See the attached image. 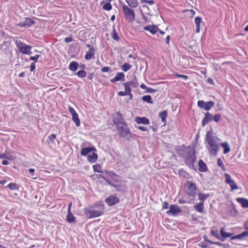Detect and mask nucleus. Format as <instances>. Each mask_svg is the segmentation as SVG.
I'll return each instance as SVG.
<instances>
[{
	"label": "nucleus",
	"instance_id": "f257e3e1",
	"mask_svg": "<svg viewBox=\"0 0 248 248\" xmlns=\"http://www.w3.org/2000/svg\"><path fill=\"white\" fill-rule=\"evenodd\" d=\"M220 139L217 136L213 135V131H209L206 132L205 142L206 143V147L208 152L213 155H217L219 150V142Z\"/></svg>",
	"mask_w": 248,
	"mask_h": 248
},
{
	"label": "nucleus",
	"instance_id": "f03ea898",
	"mask_svg": "<svg viewBox=\"0 0 248 248\" xmlns=\"http://www.w3.org/2000/svg\"><path fill=\"white\" fill-rule=\"evenodd\" d=\"M183 152V157L185 159L186 164L189 167L193 168L194 163L196 161V155L194 151L190 148L185 149Z\"/></svg>",
	"mask_w": 248,
	"mask_h": 248
},
{
	"label": "nucleus",
	"instance_id": "7ed1b4c3",
	"mask_svg": "<svg viewBox=\"0 0 248 248\" xmlns=\"http://www.w3.org/2000/svg\"><path fill=\"white\" fill-rule=\"evenodd\" d=\"M114 123L116 125L117 129L121 137H126L130 133L129 129L125 123L123 122H117L115 121H114Z\"/></svg>",
	"mask_w": 248,
	"mask_h": 248
},
{
	"label": "nucleus",
	"instance_id": "20e7f679",
	"mask_svg": "<svg viewBox=\"0 0 248 248\" xmlns=\"http://www.w3.org/2000/svg\"><path fill=\"white\" fill-rule=\"evenodd\" d=\"M15 42L16 47L22 53L27 55H30L31 53V46L23 43L19 40H16Z\"/></svg>",
	"mask_w": 248,
	"mask_h": 248
},
{
	"label": "nucleus",
	"instance_id": "39448f33",
	"mask_svg": "<svg viewBox=\"0 0 248 248\" xmlns=\"http://www.w3.org/2000/svg\"><path fill=\"white\" fill-rule=\"evenodd\" d=\"M123 12L124 14L125 18L128 21L132 22L134 20L135 18V14L134 11L126 5H123L122 6Z\"/></svg>",
	"mask_w": 248,
	"mask_h": 248
},
{
	"label": "nucleus",
	"instance_id": "423d86ee",
	"mask_svg": "<svg viewBox=\"0 0 248 248\" xmlns=\"http://www.w3.org/2000/svg\"><path fill=\"white\" fill-rule=\"evenodd\" d=\"M103 208L100 210H92L88 208H85L84 213L88 218H92L101 216L103 213Z\"/></svg>",
	"mask_w": 248,
	"mask_h": 248
},
{
	"label": "nucleus",
	"instance_id": "0eeeda50",
	"mask_svg": "<svg viewBox=\"0 0 248 248\" xmlns=\"http://www.w3.org/2000/svg\"><path fill=\"white\" fill-rule=\"evenodd\" d=\"M186 186L187 189L186 194L191 197H195L197 193V186L193 182L187 181L186 182Z\"/></svg>",
	"mask_w": 248,
	"mask_h": 248
},
{
	"label": "nucleus",
	"instance_id": "6e6552de",
	"mask_svg": "<svg viewBox=\"0 0 248 248\" xmlns=\"http://www.w3.org/2000/svg\"><path fill=\"white\" fill-rule=\"evenodd\" d=\"M198 106L205 110H209L214 106V103L213 101H208L205 102L203 100H199L197 103Z\"/></svg>",
	"mask_w": 248,
	"mask_h": 248
},
{
	"label": "nucleus",
	"instance_id": "1a4fd4ad",
	"mask_svg": "<svg viewBox=\"0 0 248 248\" xmlns=\"http://www.w3.org/2000/svg\"><path fill=\"white\" fill-rule=\"evenodd\" d=\"M224 176L226 179V182L230 185L231 187L232 191L238 189V186L237 184L232 179L231 176L229 174L226 173H225Z\"/></svg>",
	"mask_w": 248,
	"mask_h": 248
},
{
	"label": "nucleus",
	"instance_id": "9d476101",
	"mask_svg": "<svg viewBox=\"0 0 248 248\" xmlns=\"http://www.w3.org/2000/svg\"><path fill=\"white\" fill-rule=\"evenodd\" d=\"M86 46L89 48V50L87 52L85 59L87 60H90L93 58H95V50L93 46L90 44H87Z\"/></svg>",
	"mask_w": 248,
	"mask_h": 248
},
{
	"label": "nucleus",
	"instance_id": "9b49d317",
	"mask_svg": "<svg viewBox=\"0 0 248 248\" xmlns=\"http://www.w3.org/2000/svg\"><path fill=\"white\" fill-rule=\"evenodd\" d=\"M68 109L72 116V120L75 122L76 125L78 127L80 125V120L78 118V113L76 112L73 108L69 106Z\"/></svg>",
	"mask_w": 248,
	"mask_h": 248
},
{
	"label": "nucleus",
	"instance_id": "f8f14e48",
	"mask_svg": "<svg viewBox=\"0 0 248 248\" xmlns=\"http://www.w3.org/2000/svg\"><path fill=\"white\" fill-rule=\"evenodd\" d=\"M105 201L108 205L111 206L119 202V199L116 196H110L106 199Z\"/></svg>",
	"mask_w": 248,
	"mask_h": 248
},
{
	"label": "nucleus",
	"instance_id": "ddd939ff",
	"mask_svg": "<svg viewBox=\"0 0 248 248\" xmlns=\"http://www.w3.org/2000/svg\"><path fill=\"white\" fill-rule=\"evenodd\" d=\"M35 22L30 18H25V21L19 23L17 25L20 27L28 28L32 25L34 24Z\"/></svg>",
	"mask_w": 248,
	"mask_h": 248
},
{
	"label": "nucleus",
	"instance_id": "4468645a",
	"mask_svg": "<svg viewBox=\"0 0 248 248\" xmlns=\"http://www.w3.org/2000/svg\"><path fill=\"white\" fill-rule=\"evenodd\" d=\"M123 85L124 86L125 91L126 93H128L129 96H131V86H132L133 87H136L135 83L133 81H128L126 82H124L123 83Z\"/></svg>",
	"mask_w": 248,
	"mask_h": 248
},
{
	"label": "nucleus",
	"instance_id": "2eb2a0df",
	"mask_svg": "<svg viewBox=\"0 0 248 248\" xmlns=\"http://www.w3.org/2000/svg\"><path fill=\"white\" fill-rule=\"evenodd\" d=\"M181 210L177 205H171L170 207V210L167 211V214H171L172 215H175L180 213Z\"/></svg>",
	"mask_w": 248,
	"mask_h": 248
},
{
	"label": "nucleus",
	"instance_id": "dca6fc26",
	"mask_svg": "<svg viewBox=\"0 0 248 248\" xmlns=\"http://www.w3.org/2000/svg\"><path fill=\"white\" fill-rule=\"evenodd\" d=\"M124 74L122 72H119L116 74L115 77L110 80V81L112 83L116 82L118 81H124L125 79Z\"/></svg>",
	"mask_w": 248,
	"mask_h": 248
},
{
	"label": "nucleus",
	"instance_id": "f3484780",
	"mask_svg": "<svg viewBox=\"0 0 248 248\" xmlns=\"http://www.w3.org/2000/svg\"><path fill=\"white\" fill-rule=\"evenodd\" d=\"M213 119V115L209 112L205 113L204 117L202 120V126H204L208 122Z\"/></svg>",
	"mask_w": 248,
	"mask_h": 248
},
{
	"label": "nucleus",
	"instance_id": "a211bd4d",
	"mask_svg": "<svg viewBox=\"0 0 248 248\" xmlns=\"http://www.w3.org/2000/svg\"><path fill=\"white\" fill-rule=\"evenodd\" d=\"M145 31H150L152 34H155L159 30V28L156 25H148L143 28Z\"/></svg>",
	"mask_w": 248,
	"mask_h": 248
},
{
	"label": "nucleus",
	"instance_id": "6ab92c4d",
	"mask_svg": "<svg viewBox=\"0 0 248 248\" xmlns=\"http://www.w3.org/2000/svg\"><path fill=\"white\" fill-rule=\"evenodd\" d=\"M135 121L138 124H150L149 120L145 117H137L135 118Z\"/></svg>",
	"mask_w": 248,
	"mask_h": 248
},
{
	"label": "nucleus",
	"instance_id": "aec40b11",
	"mask_svg": "<svg viewBox=\"0 0 248 248\" xmlns=\"http://www.w3.org/2000/svg\"><path fill=\"white\" fill-rule=\"evenodd\" d=\"M195 211L199 213H203L204 203L203 202H199L194 205Z\"/></svg>",
	"mask_w": 248,
	"mask_h": 248
},
{
	"label": "nucleus",
	"instance_id": "412c9836",
	"mask_svg": "<svg viewBox=\"0 0 248 248\" xmlns=\"http://www.w3.org/2000/svg\"><path fill=\"white\" fill-rule=\"evenodd\" d=\"M236 201L241 204L243 208H248V199L244 198H238Z\"/></svg>",
	"mask_w": 248,
	"mask_h": 248
},
{
	"label": "nucleus",
	"instance_id": "4be33fe9",
	"mask_svg": "<svg viewBox=\"0 0 248 248\" xmlns=\"http://www.w3.org/2000/svg\"><path fill=\"white\" fill-rule=\"evenodd\" d=\"M95 151L94 147H87L81 149V155L83 156H86L91 151Z\"/></svg>",
	"mask_w": 248,
	"mask_h": 248
},
{
	"label": "nucleus",
	"instance_id": "5701e85b",
	"mask_svg": "<svg viewBox=\"0 0 248 248\" xmlns=\"http://www.w3.org/2000/svg\"><path fill=\"white\" fill-rule=\"evenodd\" d=\"M199 170L201 172H205L207 170V166L205 163L202 160H200L198 162Z\"/></svg>",
	"mask_w": 248,
	"mask_h": 248
},
{
	"label": "nucleus",
	"instance_id": "b1692460",
	"mask_svg": "<svg viewBox=\"0 0 248 248\" xmlns=\"http://www.w3.org/2000/svg\"><path fill=\"white\" fill-rule=\"evenodd\" d=\"M98 158V155L96 153H93L92 154L88 155V161L91 163H94L95 162Z\"/></svg>",
	"mask_w": 248,
	"mask_h": 248
},
{
	"label": "nucleus",
	"instance_id": "393cba45",
	"mask_svg": "<svg viewBox=\"0 0 248 248\" xmlns=\"http://www.w3.org/2000/svg\"><path fill=\"white\" fill-rule=\"evenodd\" d=\"M220 146L224 149L223 153L224 154H227L230 152L231 149L227 142L226 141L221 143Z\"/></svg>",
	"mask_w": 248,
	"mask_h": 248
},
{
	"label": "nucleus",
	"instance_id": "a878e982",
	"mask_svg": "<svg viewBox=\"0 0 248 248\" xmlns=\"http://www.w3.org/2000/svg\"><path fill=\"white\" fill-rule=\"evenodd\" d=\"M128 4L129 6L131 8H136L138 5L137 0H124Z\"/></svg>",
	"mask_w": 248,
	"mask_h": 248
},
{
	"label": "nucleus",
	"instance_id": "bb28decb",
	"mask_svg": "<svg viewBox=\"0 0 248 248\" xmlns=\"http://www.w3.org/2000/svg\"><path fill=\"white\" fill-rule=\"evenodd\" d=\"M248 233L246 232H243L241 234L234 235L231 238L232 240L235 239H243L245 237L248 236Z\"/></svg>",
	"mask_w": 248,
	"mask_h": 248
},
{
	"label": "nucleus",
	"instance_id": "cd10ccee",
	"mask_svg": "<svg viewBox=\"0 0 248 248\" xmlns=\"http://www.w3.org/2000/svg\"><path fill=\"white\" fill-rule=\"evenodd\" d=\"M78 65V63L77 62L75 61L72 62L69 65V69L71 71L75 72L77 70Z\"/></svg>",
	"mask_w": 248,
	"mask_h": 248
},
{
	"label": "nucleus",
	"instance_id": "c85d7f7f",
	"mask_svg": "<svg viewBox=\"0 0 248 248\" xmlns=\"http://www.w3.org/2000/svg\"><path fill=\"white\" fill-rule=\"evenodd\" d=\"M76 218L73 216L71 212H67L66 216V220L69 223H73L75 222Z\"/></svg>",
	"mask_w": 248,
	"mask_h": 248
},
{
	"label": "nucleus",
	"instance_id": "c756f323",
	"mask_svg": "<svg viewBox=\"0 0 248 248\" xmlns=\"http://www.w3.org/2000/svg\"><path fill=\"white\" fill-rule=\"evenodd\" d=\"M211 234L215 237L217 239H219L222 241H224V238H222V237L219 235L218 231L217 230H212L211 232Z\"/></svg>",
	"mask_w": 248,
	"mask_h": 248
},
{
	"label": "nucleus",
	"instance_id": "7c9ffc66",
	"mask_svg": "<svg viewBox=\"0 0 248 248\" xmlns=\"http://www.w3.org/2000/svg\"><path fill=\"white\" fill-rule=\"evenodd\" d=\"M107 175L110 177L111 179L114 180L116 181V182H117L116 180L118 178H119V175L116 174L115 173L111 171H106Z\"/></svg>",
	"mask_w": 248,
	"mask_h": 248
},
{
	"label": "nucleus",
	"instance_id": "2f4dec72",
	"mask_svg": "<svg viewBox=\"0 0 248 248\" xmlns=\"http://www.w3.org/2000/svg\"><path fill=\"white\" fill-rule=\"evenodd\" d=\"M220 233L221 235L222 238H228L232 236V234L229 233L225 231L224 228H221L220 229Z\"/></svg>",
	"mask_w": 248,
	"mask_h": 248
},
{
	"label": "nucleus",
	"instance_id": "473e14b6",
	"mask_svg": "<svg viewBox=\"0 0 248 248\" xmlns=\"http://www.w3.org/2000/svg\"><path fill=\"white\" fill-rule=\"evenodd\" d=\"M132 65L129 64L128 63H124L123 65H122L121 67V69L124 72H127L129 70H130L132 67Z\"/></svg>",
	"mask_w": 248,
	"mask_h": 248
},
{
	"label": "nucleus",
	"instance_id": "72a5a7b5",
	"mask_svg": "<svg viewBox=\"0 0 248 248\" xmlns=\"http://www.w3.org/2000/svg\"><path fill=\"white\" fill-rule=\"evenodd\" d=\"M159 117H160L161 121L162 122L166 123V118L167 116V112L166 110H164L161 112L159 114Z\"/></svg>",
	"mask_w": 248,
	"mask_h": 248
},
{
	"label": "nucleus",
	"instance_id": "f704fd0d",
	"mask_svg": "<svg viewBox=\"0 0 248 248\" xmlns=\"http://www.w3.org/2000/svg\"><path fill=\"white\" fill-rule=\"evenodd\" d=\"M141 13H144L146 14L147 15H151V12L148 7V6L146 5H142V9L140 10Z\"/></svg>",
	"mask_w": 248,
	"mask_h": 248
},
{
	"label": "nucleus",
	"instance_id": "c9c22d12",
	"mask_svg": "<svg viewBox=\"0 0 248 248\" xmlns=\"http://www.w3.org/2000/svg\"><path fill=\"white\" fill-rule=\"evenodd\" d=\"M142 99L143 101L146 102L149 104H153V102L152 100L151 96L149 95H144L142 97Z\"/></svg>",
	"mask_w": 248,
	"mask_h": 248
},
{
	"label": "nucleus",
	"instance_id": "e433bc0d",
	"mask_svg": "<svg viewBox=\"0 0 248 248\" xmlns=\"http://www.w3.org/2000/svg\"><path fill=\"white\" fill-rule=\"evenodd\" d=\"M209 197V195L208 194H203L201 193H199L198 194V199L199 200L201 201V202H204L205 200Z\"/></svg>",
	"mask_w": 248,
	"mask_h": 248
},
{
	"label": "nucleus",
	"instance_id": "4c0bfd02",
	"mask_svg": "<svg viewBox=\"0 0 248 248\" xmlns=\"http://www.w3.org/2000/svg\"><path fill=\"white\" fill-rule=\"evenodd\" d=\"M8 187L11 190H17L19 189V186L16 183H11L8 186Z\"/></svg>",
	"mask_w": 248,
	"mask_h": 248
},
{
	"label": "nucleus",
	"instance_id": "58836bf2",
	"mask_svg": "<svg viewBox=\"0 0 248 248\" xmlns=\"http://www.w3.org/2000/svg\"><path fill=\"white\" fill-rule=\"evenodd\" d=\"M93 169L95 172H102V170H101V167L98 164L94 165L93 166Z\"/></svg>",
	"mask_w": 248,
	"mask_h": 248
},
{
	"label": "nucleus",
	"instance_id": "ea45409f",
	"mask_svg": "<svg viewBox=\"0 0 248 248\" xmlns=\"http://www.w3.org/2000/svg\"><path fill=\"white\" fill-rule=\"evenodd\" d=\"M76 75L80 78H83L86 76V72L84 70L78 71Z\"/></svg>",
	"mask_w": 248,
	"mask_h": 248
},
{
	"label": "nucleus",
	"instance_id": "a19ab883",
	"mask_svg": "<svg viewBox=\"0 0 248 248\" xmlns=\"http://www.w3.org/2000/svg\"><path fill=\"white\" fill-rule=\"evenodd\" d=\"M112 37L114 40L118 41L119 40V37L114 28L113 29Z\"/></svg>",
	"mask_w": 248,
	"mask_h": 248
},
{
	"label": "nucleus",
	"instance_id": "79ce46f5",
	"mask_svg": "<svg viewBox=\"0 0 248 248\" xmlns=\"http://www.w3.org/2000/svg\"><path fill=\"white\" fill-rule=\"evenodd\" d=\"M217 162L218 166H219L223 170L225 171L226 170V168L221 159L220 158H218Z\"/></svg>",
	"mask_w": 248,
	"mask_h": 248
},
{
	"label": "nucleus",
	"instance_id": "37998d69",
	"mask_svg": "<svg viewBox=\"0 0 248 248\" xmlns=\"http://www.w3.org/2000/svg\"><path fill=\"white\" fill-rule=\"evenodd\" d=\"M103 9L105 10L109 11L112 9V6L109 2H107L103 5Z\"/></svg>",
	"mask_w": 248,
	"mask_h": 248
},
{
	"label": "nucleus",
	"instance_id": "c03bdc74",
	"mask_svg": "<svg viewBox=\"0 0 248 248\" xmlns=\"http://www.w3.org/2000/svg\"><path fill=\"white\" fill-rule=\"evenodd\" d=\"M207 242L205 241H202L199 243L198 245L200 247H201L202 248H208V244Z\"/></svg>",
	"mask_w": 248,
	"mask_h": 248
},
{
	"label": "nucleus",
	"instance_id": "a18cd8bd",
	"mask_svg": "<svg viewBox=\"0 0 248 248\" xmlns=\"http://www.w3.org/2000/svg\"><path fill=\"white\" fill-rule=\"evenodd\" d=\"M104 180L109 185H111V186H112L113 187H114L115 188H116L117 187H119V185H115L113 183H112L110 181H109V180L106 177L105 178H104Z\"/></svg>",
	"mask_w": 248,
	"mask_h": 248
},
{
	"label": "nucleus",
	"instance_id": "49530a36",
	"mask_svg": "<svg viewBox=\"0 0 248 248\" xmlns=\"http://www.w3.org/2000/svg\"><path fill=\"white\" fill-rule=\"evenodd\" d=\"M202 21V18L200 16H197L195 18V23L196 26H200V23Z\"/></svg>",
	"mask_w": 248,
	"mask_h": 248
},
{
	"label": "nucleus",
	"instance_id": "de8ad7c7",
	"mask_svg": "<svg viewBox=\"0 0 248 248\" xmlns=\"http://www.w3.org/2000/svg\"><path fill=\"white\" fill-rule=\"evenodd\" d=\"M141 3H147L149 5H153L155 3V1L153 0H140Z\"/></svg>",
	"mask_w": 248,
	"mask_h": 248
},
{
	"label": "nucleus",
	"instance_id": "09e8293b",
	"mask_svg": "<svg viewBox=\"0 0 248 248\" xmlns=\"http://www.w3.org/2000/svg\"><path fill=\"white\" fill-rule=\"evenodd\" d=\"M174 75L175 76L179 77V78H183L185 80H187L188 79V76H187L186 75H181V74H177V73H174Z\"/></svg>",
	"mask_w": 248,
	"mask_h": 248
},
{
	"label": "nucleus",
	"instance_id": "8fccbe9b",
	"mask_svg": "<svg viewBox=\"0 0 248 248\" xmlns=\"http://www.w3.org/2000/svg\"><path fill=\"white\" fill-rule=\"evenodd\" d=\"M221 118V115L219 114H217L215 115V116L214 117V120L217 123L220 120Z\"/></svg>",
	"mask_w": 248,
	"mask_h": 248
},
{
	"label": "nucleus",
	"instance_id": "3c124183",
	"mask_svg": "<svg viewBox=\"0 0 248 248\" xmlns=\"http://www.w3.org/2000/svg\"><path fill=\"white\" fill-rule=\"evenodd\" d=\"M40 57V55L36 54L34 56H31L30 58V60L34 61L35 62H37V60Z\"/></svg>",
	"mask_w": 248,
	"mask_h": 248
},
{
	"label": "nucleus",
	"instance_id": "603ef678",
	"mask_svg": "<svg viewBox=\"0 0 248 248\" xmlns=\"http://www.w3.org/2000/svg\"><path fill=\"white\" fill-rule=\"evenodd\" d=\"M156 91V90L152 89L150 87H147V88L146 89L145 92L149 93H153L155 92Z\"/></svg>",
	"mask_w": 248,
	"mask_h": 248
},
{
	"label": "nucleus",
	"instance_id": "864d4df0",
	"mask_svg": "<svg viewBox=\"0 0 248 248\" xmlns=\"http://www.w3.org/2000/svg\"><path fill=\"white\" fill-rule=\"evenodd\" d=\"M209 243L213 244H214V245H217L218 246H223V247L225 246L224 244L221 243L220 242H218L209 241Z\"/></svg>",
	"mask_w": 248,
	"mask_h": 248
},
{
	"label": "nucleus",
	"instance_id": "5fc2aeb1",
	"mask_svg": "<svg viewBox=\"0 0 248 248\" xmlns=\"http://www.w3.org/2000/svg\"><path fill=\"white\" fill-rule=\"evenodd\" d=\"M110 67H104L101 68V72L103 73H106L108 72L110 70Z\"/></svg>",
	"mask_w": 248,
	"mask_h": 248
},
{
	"label": "nucleus",
	"instance_id": "6e6d98bb",
	"mask_svg": "<svg viewBox=\"0 0 248 248\" xmlns=\"http://www.w3.org/2000/svg\"><path fill=\"white\" fill-rule=\"evenodd\" d=\"M136 127L142 131H147L148 130L147 128L146 127L143 126H136Z\"/></svg>",
	"mask_w": 248,
	"mask_h": 248
},
{
	"label": "nucleus",
	"instance_id": "4d7b16f0",
	"mask_svg": "<svg viewBox=\"0 0 248 248\" xmlns=\"http://www.w3.org/2000/svg\"><path fill=\"white\" fill-rule=\"evenodd\" d=\"M193 202H194L193 201H192V202H187L186 201L182 200V199H180L178 200V203L180 204H183V203H193Z\"/></svg>",
	"mask_w": 248,
	"mask_h": 248
},
{
	"label": "nucleus",
	"instance_id": "13d9d810",
	"mask_svg": "<svg viewBox=\"0 0 248 248\" xmlns=\"http://www.w3.org/2000/svg\"><path fill=\"white\" fill-rule=\"evenodd\" d=\"M169 207V203L167 202H164L163 203L162 210L168 209Z\"/></svg>",
	"mask_w": 248,
	"mask_h": 248
},
{
	"label": "nucleus",
	"instance_id": "bf43d9fd",
	"mask_svg": "<svg viewBox=\"0 0 248 248\" xmlns=\"http://www.w3.org/2000/svg\"><path fill=\"white\" fill-rule=\"evenodd\" d=\"M118 95L120 96H124L128 95V93H126L125 91H121L118 93Z\"/></svg>",
	"mask_w": 248,
	"mask_h": 248
},
{
	"label": "nucleus",
	"instance_id": "052dcab7",
	"mask_svg": "<svg viewBox=\"0 0 248 248\" xmlns=\"http://www.w3.org/2000/svg\"><path fill=\"white\" fill-rule=\"evenodd\" d=\"M56 138V136L55 134H51L48 137L49 140L51 141L52 142H53V140L55 139Z\"/></svg>",
	"mask_w": 248,
	"mask_h": 248
},
{
	"label": "nucleus",
	"instance_id": "680f3d73",
	"mask_svg": "<svg viewBox=\"0 0 248 248\" xmlns=\"http://www.w3.org/2000/svg\"><path fill=\"white\" fill-rule=\"evenodd\" d=\"M0 158H6V159H10V158H9L7 156L6 152H5V154H0Z\"/></svg>",
	"mask_w": 248,
	"mask_h": 248
},
{
	"label": "nucleus",
	"instance_id": "e2e57ef3",
	"mask_svg": "<svg viewBox=\"0 0 248 248\" xmlns=\"http://www.w3.org/2000/svg\"><path fill=\"white\" fill-rule=\"evenodd\" d=\"M64 41L66 43H69L72 41V38L70 37H66L64 39Z\"/></svg>",
	"mask_w": 248,
	"mask_h": 248
},
{
	"label": "nucleus",
	"instance_id": "0e129e2a",
	"mask_svg": "<svg viewBox=\"0 0 248 248\" xmlns=\"http://www.w3.org/2000/svg\"><path fill=\"white\" fill-rule=\"evenodd\" d=\"M35 68V62H33L31 64L30 66V70L31 72H32Z\"/></svg>",
	"mask_w": 248,
	"mask_h": 248
},
{
	"label": "nucleus",
	"instance_id": "69168bd1",
	"mask_svg": "<svg viewBox=\"0 0 248 248\" xmlns=\"http://www.w3.org/2000/svg\"><path fill=\"white\" fill-rule=\"evenodd\" d=\"M146 15H147L144 13H141L142 19L144 21H148V18L146 17Z\"/></svg>",
	"mask_w": 248,
	"mask_h": 248
},
{
	"label": "nucleus",
	"instance_id": "338daca9",
	"mask_svg": "<svg viewBox=\"0 0 248 248\" xmlns=\"http://www.w3.org/2000/svg\"><path fill=\"white\" fill-rule=\"evenodd\" d=\"M94 77V73H90L88 76V78L89 79V80H92L93 78Z\"/></svg>",
	"mask_w": 248,
	"mask_h": 248
},
{
	"label": "nucleus",
	"instance_id": "774afa93",
	"mask_svg": "<svg viewBox=\"0 0 248 248\" xmlns=\"http://www.w3.org/2000/svg\"><path fill=\"white\" fill-rule=\"evenodd\" d=\"M244 226H245V229L246 230H247V231H245L247 233H248V221H247L245 224H244Z\"/></svg>",
	"mask_w": 248,
	"mask_h": 248
}]
</instances>
